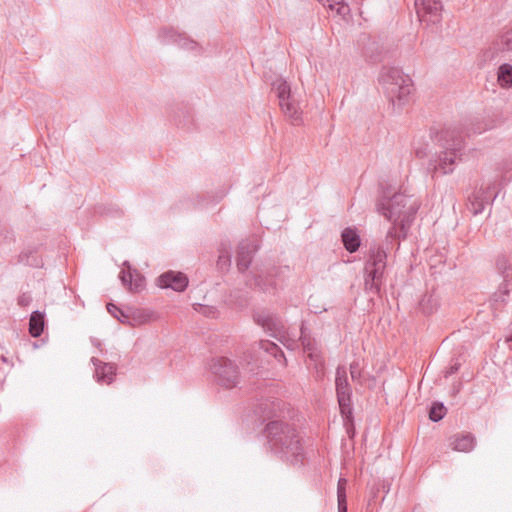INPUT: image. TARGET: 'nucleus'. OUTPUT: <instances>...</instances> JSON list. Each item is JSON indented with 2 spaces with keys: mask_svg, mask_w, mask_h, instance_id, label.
Here are the masks:
<instances>
[{
  "mask_svg": "<svg viewBox=\"0 0 512 512\" xmlns=\"http://www.w3.org/2000/svg\"><path fill=\"white\" fill-rule=\"evenodd\" d=\"M265 433L270 450L281 460L297 466L305 459L302 438L297 429L282 420L267 423Z\"/></svg>",
  "mask_w": 512,
  "mask_h": 512,
  "instance_id": "nucleus-1",
  "label": "nucleus"
},
{
  "mask_svg": "<svg viewBox=\"0 0 512 512\" xmlns=\"http://www.w3.org/2000/svg\"><path fill=\"white\" fill-rule=\"evenodd\" d=\"M401 238L400 234L396 231L395 227H391L381 245L371 246L369 250L368 259L365 263V289L367 291L378 293L383 280L384 271L386 268L387 255L394 245L398 249L400 243L398 239Z\"/></svg>",
  "mask_w": 512,
  "mask_h": 512,
  "instance_id": "nucleus-2",
  "label": "nucleus"
},
{
  "mask_svg": "<svg viewBox=\"0 0 512 512\" xmlns=\"http://www.w3.org/2000/svg\"><path fill=\"white\" fill-rule=\"evenodd\" d=\"M437 140L442 151L429 161L428 169L433 176L453 172L456 163L461 160L464 149L463 138L457 128L442 129L437 135Z\"/></svg>",
  "mask_w": 512,
  "mask_h": 512,
  "instance_id": "nucleus-3",
  "label": "nucleus"
},
{
  "mask_svg": "<svg viewBox=\"0 0 512 512\" xmlns=\"http://www.w3.org/2000/svg\"><path fill=\"white\" fill-rule=\"evenodd\" d=\"M418 209L417 200L403 193H395L391 198L382 199L377 204L378 212L393 222L392 227H395L403 238L406 237Z\"/></svg>",
  "mask_w": 512,
  "mask_h": 512,
  "instance_id": "nucleus-4",
  "label": "nucleus"
},
{
  "mask_svg": "<svg viewBox=\"0 0 512 512\" xmlns=\"http://www.w3.org/2000/svg\"><path fill=\"white\" fill-rule=\"evenodd\" d=\"M379 82L388 100L394 108L401 109L409 101L413 91L411 78L402 70L390 67L384 68L380 74Z\"/></svg>",
  "mask_w": 512,
  "mask_h": 512,
  "instance_id": "nucleus-5",
  "label": "nucleus"
},
{
  "mask_svg": "<svg viewBox=\"0 0 512 512\" xmlns=\"http://www.w3.org/2000/svg\"><path fill=\"white\" fill-rule=\"evenodd\" d=\"M272 90L278 98L284 116L292 124L299 125L302 122V108L289 83L283 78H278L272 83Z\"/></svg>",
  "mask_w": 512,
  "mask_h": 512,
  "instance_id": "nucleus-6",
  "label": "nucleus"
},
{
  "mask_svg": "<svg viewBox=\"0 0 512 512\" xmlns=\"http://www.w3.org/2000/svg\"><path fill=\"white\" fill-rule=\"evenodd\" d=\"M208 368L217 383L225 388H234L240 382L238 366L227 357L220 356L212 358L208 363Z\"/></svg>",
  "mask_w": 512,
  "mask_h": 512,
  "instance_id": "nucleus-7",
  "label": "nucleus"
},
{
  "mask_svg": "<svg viewBox=\"0 0 512 512\" xmlns=\"http://www.w3.org/2000/svg\"><path fill=\"white\" fill-rule=\"evenodd\" d=\"M336 394L342 415L350 417L352 415V390L348 382L347 371L344 366H338L336 369Z\"/></svg>",
  "mask_w": 512,
  "mask_h": 512,
  "instance_id": "nucleus-8",
  "label": "nucleus"
},
{
  "mask_svg": "<svg viewBox=\"0 0 512 512\" xmlns=\"http://www.w3.org/2000/svg\"><path fill=\"white\" fill-rule=\"evenodd\" d=\"M415 8L420 22L427 25L441 23L443 12L441 0H415Z\"/></svg>",
  "mask_w": 512,
  "mask_h": 512,
  "instance_id": "nucleus-9",
  "label": "nucleus"
},
{
  "mask_svg": "<svg viewBox=\"0 0 512 512\" xmlns=\"http://www.w3.org/2000/svg\"><path fill=\"white\" fill-rule=\"evenodd\" d=\"M494 190V185L488 184L487 186H481L479 189L474 191L468 199V210L473 215L482 213L485 209V206L496 197V195H493Z\"/></svg>",
  "mask_w": 512,
  "mask_h": 512,
  "instance_id": "nucleus-10",
  "label": "nucleus"
},
{
  "mask_svg": "<svg viewBox=\"0 0 512 512\" xmlns=\"http://www.w3.org/2000/svg\"><path fill=\"white\" fill-rule=\"evenodd\" d=\"M280 268L256 269L253 278L248 280L249 285L258 287L263 292H272L276 288L275 278L280 273Z\"/></svg>",
  "mask_w": 512,
  "mask_h": 512,
  "instance_id": "nucleus-11",
  "label": "nucleus"
},
{
  "mask_svg": "<svg viewBox=\"0 0 512 512\" xmlns=\"http://www.w3.org/2000/svg\"><path fill=\"white\" fill-rule=\"evenodd\" d=\"M253 320L273 337H277L284 328L280 318L268 310H258L254 312Z\"/></svg>",
  "mask_w": 512,
  "mask_h": 512,
  "instance_id": "nucleus-12",
  "label": "nucleus"
},
{
  "mask_svg": "<svg viewBox=\"0 0 512 512\" xmlns=\"http://www.w3.org/2000/svg\"><path fill=\"white\" fill-rule=\"evenodd\" d=\"M158 38L163 44L174 43L177 44L179 47L188 50H196L198 48L197 42L190 39L185 34L178 33L173 28L161 29L159 31Z\"/></svg>",
  "mask_w": 512,
  "mask_h": 512,
  "instance_id": "nucleus-13",
  "label": "nucleus"
},
{
  "mask_svg": "<svg viewBox=\"0 0 512 512\" xmlns=\"http://www.w3.org/2000/svg\"><path fill=\"white\" fill-rule=\"evenodd\" d=\"M157 283L161 288L182 292L188 286V278L181 272L167 271L158 277Z\"/></svg>",
  "mask_w": 512,
  "mask_h": 512,
  "instance_id": "nucleus-14",
  "label": "nucleus"
},
{
  "mask_svg": "<svg viewBox=\"0 0 512 512\" xmlns=\"http://www.w3.org/2000/svg\"><path fill=\"white\" fill-rule=\"evenodd\" d=\"M256 250L257 245L254 241L244 240L239 244L236 262L240 272H245L249 268Z\"/></svg>",
  "mask_w": 512,
  "mask_h": 512,
  "instance_id": "nucleus-15",
  "label": "nucleus"
},
{
  "mask_svg": "<svg viewBox=\"0 0 512 512\" xmlns=\"http://www.w3.org/2000/svg\"><path fill=\"white\" fill-rule=\"evenodd\" d=\"M91 362L95 368L94 378L98 383L111 384L116 375V366L112 363H105L92 357Z\"/></svg>",
  "mask_w": 512,
  "mask_h": 512,
  "instance_id": "nucleus-16",
  "label": "nucleus"
},
{
  "mask_svg": "<svg viewBox=\"0 0 512 512\" xmlns=\"http://www.w3.org/2000/svg\"><path fill=\"white\" fill-rule=\"evenodd\" d=\"M449 446L452 450L457 452L468 453L471 452L476 446V438L471 433H457L449 437Z\"/></svg>",
  "mask_w": 512,
  "mask_h": 512,
  "instance_id": "nucleus-17",
  "label": "nucleus"
},
{
  "mask_svg": "<svg viewBox=\"0 0 512 512\" xmlns=\"http://www.w3.org/2000/svg\"><path fill=\"white\" fill-rule=\"evenodd\" d=\"M124 266L128 268V270H122L120 272V279L123 285L128 286L131 291H139L144 287V277L135 269H131V266L126 261L124 262Z\"/></svg>",
  "mask_w": 512,
  "mask_h": 512,
  "instance_id": "nucleus-18",
  "label": "nucleus"
},
{
  "mask_svg": "<svg viewBox=\"0 0 512 512\" xmlns=\"http://www.w3.org/2000/svg\"><path fill=\"white\" fill-rule=\"evenodd\" d=\"M307 358V366L314 371L316 380L323 379L325 376V361L321 351L309 352Z\"/></svg>",
  "mask_w": 512,
  "mask_h": 512,
  "instance_id": "nucleus-19",
  "label": "nucleus"
},
{
  "mask_svg": "<svg viewBox=\"0 0 512 512\" xmlns=\"http://www.w3.org/2000/svg\"><path fill=\"white\" fill-rule=\"evenodd\" d=\"M324 7L331 11H336V14L343 20L348 21L351 18L350 6L344 0H317Z\"/></svg>",
  "mask_w": 512,
  "mask_h": 512,
  "instance_id": "nucleus-20",
  "label": "nucleus"
},
{
  "mask_svg": "<svg viewBox=\"0 0 512 512\" xmlns=\"http://www.w3.org/2000/svg\"><path fill=\"white\" fill-rule=\"evenodd\" d=\"M511 289V283L502 282L499 285L498 290L493 293L490 299L493 309H500L507 302Z\"/></svg>",
  "mask_w": 512,
  "mask_h": 512,
  "instance_id": "nucleus-21",
  "label": "nucleus"
},
{
  "mask_svg": "<svg viewBox=\"0 0 512 512\" xmlns=\"http://www.w3.org/2000/svg\"><path fill=\"white\" fill-rule=\"evenodd\" d=\"M342 242L344 244L345 249L350 252L354 253L358 250L361 244V240L359 235L357 234L356 230L352 228H346L342 231L341 234Z\"/></svg>",
  "mask_w": 512,
  "mask_h": 512,
  "instance_id": "nucleus-22",
  "label": "nucleus"
},
{
  "mask_svg": "<svg viewBox=\"0 0 512 512\" xmlns=\"http://www.w3.org/2000/svg\"><path fill=\"white\" fill-rule=\"evenodd\" d=\"M45 326V314L41 311L32 312L29 320V333L32 337H39Z\"/></svg>",
  "mask_w": 512,
  "mask_h": 512,
  "instance_id": "nucleus-23",
  "label": "nucleus"
},
{
  "mask_svg": "<svg viewBox=\"0 0 512 512\" xmlns=\"http://www.w3.org/2000/svg\"><path fill=\"white\" fill-rule=\"evenodd\" d=\"M497 82L503 89L512 87V65L504 63L499 66L497 71Z\"/></svg>",
  "mask_w": 512,
  "mask_h": 512,
  "instance_id": "nucleus-24",
  "label": "nucleus"
},
{
  "mask_svg": "<svg viewBox=\"0 0 512 512\" xmlns=\"http://www.w3.org/2000/svg\"><path fill=\"white\" fill-rule=\"evenodd\" d=\"M496 269L503 277V282L512 284V265L505 255H499L496 259Z\"/></svg>",
  "mask_w": 512,
  "mask_h": 512,
  "instance_id": "nucleus-25",
  "label": "nucleus"
},
{
  "mask_svg": "<svg viewBox=\"0 0 512 512\" xmlns=\"http://www.w3.org/2000/svg\"><path fill=\"white\" fill-rule=\"evenodd\" d=\"M260 349L273 355L283 366H286L287 360L284 356L283 351L273 342L268 340H261L258 343Z\"/></svg>",
  "mask_w": 512,
  "mask_h": 512,
  "instance_id": "nucleus-26",
  "label": "nucleus"
},
{
  "mask_svg": "<svg viewBox=\"0 0 512 512\" xmlns=\"http://www.w3.org/2000/svg\"><path fill=\"white\" fill-rule=\"evenodd\" d=\"M419 306L425 314H432L437 310L439 306L438 298L434 294H425L420 302Z\"/></svg>",
  "mask_w": 512,
  "mask_h": 512,
  "instance_id": "nucleus-27",
  "label": "nucleus"
},
{
  "mask_svg": "<svg viewBox=\"0 0 512 512\" xmlns=\"http://www.w3.org/2000/svg\"><path fill=\"white\" fill-rule=\"evenodd\" d=\"M346 486L347 480L340 478L337 483L338 512H347Z\"/></svg>",
  "mask_w": 512,
  "mask_h": 512,
  "instance_id": "nucleus-28",
  "label": "nucleus"
},
{
  "mask_svg": "<svg viewBox=\"0 0 512 512\" xmlns=\"http://www.w3.org/2000/svg\"><path fill=\"white\" fill-rule=\"evenodd\" d=\"M300 341L305 353L319 351L316 341L306 334L304 327H301Z\"/></svg>",
  "mask_w": 512,
  "mask_h": 512,
  "instance_id": "nucleus-29",
  "label": "nucleus"
},
{
  "mask_svg": "<svg viewBox=\"0 0 512 512\" xmlns=\"http://www.w3.org/2000/svg\"><path fill=\"white\" fill-rule=\"evenodd\" d=\"M446 414V408L443 403L435 402L432 404L429 411V418L433 422H438L444 418Z\"/></svg>",
  "mask_w": 512,
  "mask_h": 512,
  "instance_id": "nucleus-30",
  "label": "nucleus"
},
{
  "mask_svg": "<svg viewBox=\"0 0 512 512\" xmlns=\"http://www.w3.org/2000/svg\"><path fill=\"white\" fill-rule=\"evenodd\" d=\"M279 408L280 407V402H265V403H262L261 404V411H262V414L264 417L266 418H270L272 417L273 415H276V411H275V408Z\"/></svg>",
  "mask_w": 512,
  "mask_h": 512,
  "instance_id": "nucleus-31",
  "label": "nucleus"
},
{
  "mask_svg": "<svg viewBox=\"0 0 512 512\" xmlns=\"http://www.w3.org/2000/svg\"><path fill=\"white\" fill-rule=\"evenodd\" d=\"M500 44L504 50L512 51V28L501 36Z\"/></svg>",
  "mask_w": 512,
  "mask_h": 512,
  "instance_id": "nucleus-32",
  "label": "nucleus"
},
{
  "mask_svg": "<svg viewBox=\"0 0 512 512\" xmlns=\"http://www.w3.org/2000/svg\"><path fill=\"white\" fill-rule=\"evenodd\" d=\"M350 375L352 380L354 381H360L361 378V368L358 361H353L350 364Z\"/></svg>",
  "mask_w": 512,
  "mask_h": 512,
  "instance_id": "nucleus-33",
  "label": "nucleus"
},
{
  "mask_svg": "<svg viewBox=\"0 0 512 512\" xmlns=\"http://www.w3.org/2000/svg\"><path fill=\"white\" fill-rule=\"evenodd\" d=\"M413 148L418 158H424L427 155V144H422L420 141H414Z\"/></svg>",
  "mask_w": 512,
  "mask_h": 512,
  "instance_id": "nucleus-34",
  "label": "nucleus"
},
{
  "mask_svg": "<svg viewBox=\"0 0 512 512\" xmlns=\"http://www.w3.org/2000/svg\"><path fill=\"white\" fill-rule=\"evenodd\" d=\"M17 302L19 306L27 307L32 302V296L29 292H23L21 295H19Z\"/></svg>",
  "mask_w": 512,
  "mask_h": 512,
  "instance_id": "nucleus-35",
  "label": "nucleus"
},
{
  "mask_svg": "<svg viewBox=\"0 0 512 512\" xmlns=\"http://www.w3.org/2000/svg\"><path fill=\"white\" fill-rule=\"evenodd\" d=\"M217 264L220 267V269H222V270L223 269H227L230 266V264H231V259H230L229 254L228 253L226 255L221 254L218 257Z\"/></svg>",
  "mask_w": 512,
  "mask_h": 512,
  "instance_id": "nucleus-36",
  "label": "nucleus"
},
{
  "mask_svg": "<svg viewBox=\"0 0 512 512\" xmlns=\"http://www.w3.org/2000/svg\"><path fill=\"white\" fill-rule=\"evenodd\" d=\"M107 310H108V312H109L112 316H114L115 318H117V319H118V320H120L121 322L123 321V320L121 319V317H120V316H124V314H123V312L121 311V309H120V308H118L116 305H114V304H112V303H109V304L107 305Z\"/></svg>",
  "mask_w": 512,
  "mask_h": 512,
  "instance_id": "nucleus-37",
  "label": "nucleus"
},
{
  "mask_svg": "<svg viewBox=\"0 0 512 512\" xmlns=\"http://www.w3.org/2000/svg\"><path fill=\"white\" fill-rule=\"evenodd\" d=\"M19 261L20 262H23V263H26V264H29V265H33V263H31L29 261V255L27 252H22L20 255H19Z\"/></svg>",
  "mask_w": 512,
  "mask_h": 512,
  "instance_id": "nucleus-38",
  "label": "nucleus"
},
{
  "mask_svg": "<svg viewBox=\"0 0 512 512\" xmlns=\"http://www.w3.org/2000/svg\"><path fill=\"white\" fill-rule=\"evenodd\" d=\"M459 369V364L452 365L445 373V377H448L449 375H452L456 373Z\"/></svg>",
  "mask_w": 512,
  "mask_h": 512,
  "instance_id": "nucleus-39",
  "label": "nucleus"
},
{
  "mask_svg": "<svg viewBox=\"0 0 512 512\" xmlns=\"http://www.w3.org/2000/svg\"><path fill=\"white\" fill-rule=\"evenodd\" d=\"M365 54H366V56H367V57H369L373 62H376V61H378V60H379V59H378V57H374L372 54H369V51H368V50L365 52Z\"/></svg>",
  "mask_w": 512,
  "mask_h": 512,
  "instance_id": "nucleus-40",
  "label": "nucleus"
},
{
  "mask_svg": "<svg viewBox=\"0 0 512 512\" xmlns=\"http://www.w3.org/2000/svg\"><path fill=\"white\" fill-rule=\"evenodd\" d=\"M506 341L507 342H512V334L509 337H507Z\"/></svg>",
  "mask_w": 512,
  "mask_h": 512,
  "instance_id": "nucleus-41",
  "label": "nucleus"
},
{
  "mask_svg": "<svg viewBox=\"0 0 512 512\" xmlns=\"http://www.w3.org/2000/svg\"><path fill=\"white\" fill-rule=\"evenodd\" d=\"M284 345H285L287 348H291V347H292L290 344H286V343H284Z\"/></svg>",
  "mask_w": 512,
  "mask_h": 512,
  "instance_id": "nucleus-42",
  "label": "nucleus"
},
{
  "mask_svg": "<svg viewBox=\"0 0 512 512\" xmlns=\"http://www.w3.org/2000/svg\"><path fill=\"white\" fill-rule=\"evenodd\" d=\"M361 0H358L357 2H360Z\"/></svg>",
  "mask_w": 512,
  "mask_h": 512,
  "instance_id": "nucleus-43",
  "label": "nucleus"
}]
</instances>
